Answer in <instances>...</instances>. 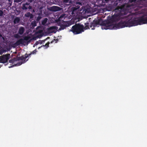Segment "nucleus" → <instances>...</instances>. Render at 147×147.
<instances>
[{
	"label": "nucleus",
	"instance_id": "6e6552de",
	"mask_svg": "<svg viewBox=\"0 0 147 147\" xmlns=\"http://www.w3.org/2000/svg\"><path fill=\"white\" fill-rule=\"evenodd\" d=\"M105 1L106 2H107L109 1V0H105Z\"/></svg>",
	"mask_w": 147,
	"mask_h": 147
},
{
	"label": "nucleus",
	"instance_id": "f257e3e1",
	"mask_svg": "<svg viewBox=\"0 0 147 147\" xmlns=\"http://www.w3.org/2000/svg\"><path fill=\"white\" fill-rule=\"evenodd\" d=\"M23 7H24V8H25V9H27L28 8H29V9H31V7H30L29 5V4L27 3H26L25 4H24L23 5Z\"/></svg>",
	"mask_w": 147,
	"mask_h": 147
},
{
	"label": "nucleus",
	"instance_id": "423d86ee",
	"mask_svg": "<svg viewBox=\"0 0 147 147\" xmlns=\"http://www.w3.org/2000/svg\"><path fill=\"white\" fill-rule=\"evenodd\" d=\"M34 0H28V2L30 3L32 2Z\"/></svg>",
	"mask_w": 147,
	"mask_h": 147
},
{
	"label": "nucleus",
	"instance_id": "0eeeda50",
	"mask_svg": "<svg viewBox=\"0 0 147 147\" xmlns=\"http://www.w3.org/2000/svg\"><path fill=\"white\" fill-rule=\"evenodd\" d=\"M63 1L65 3H67L68 1L67 0H64Z\"/></svg>",
	"mask_w": 147,
	"mask_h": 147
},
{
	"label": "nucleus",
	"instance_id": "7ed1b4c3",
	"mask_svg": "<svg viewBox=\"0 0 147 147\" xmlns=\"http://www.w3.org/2000/svg\"><path fill=\"white\" fill-rule=\"evenodd\" d=\"M137 0H129V2L130 3H135Z\"/></svg>",
	"mask_w": 147,
	"mask_h": 147
},
{
	"label": "nucleus",
	"instance_id": "20e7f679",
	"mask_svg": "<svg viewBox=\"0 0 147 147\" xmlns=\"http://www.w3.org/2000/svg\"><path fill=\"white\" fill-rule=\"evenodd\" d=\"M62 9V8H61L59 7H57L55 6V7H54L53 8V9Z\"/></svg>",
	"mask_w": 147,
	"mask_h": 147
},
{
	"label": "nucleus",
	"instance_id": "f03ea898",
	"mask_svg": "<svg viewBox=\"0 0 147 147\" xmlns=\"http://www.w3.org/2000/svg\"><path fill=\"white\" fill-rule=\"evenodd\" d=\"M131 5V4H124V5H123L122 6V7L121 8H120L121 9H125L126 7H129Z\"/></svg>",
	"mask_w": 147,
	"mask_h": 147
},
{
	"label": "nucleus",
	"instance_id": "39448f33",
	"mask_svg": "<svg viewBox=\"0 0 147 147\" xmlns=\"http://www.w3.org/2000/svg\"><path fill=\"white\" fill-rule=\"evenodd\" d=\"M23 0H14V2L16 3H18L19 2H20L21 1H22Z\"/></svg>",
	"mask_w": 147,
	"mask_h": 147
}]
</instances>
